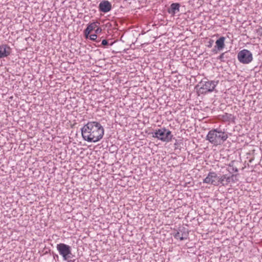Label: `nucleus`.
I'll return each mask as SVG.
<instances>
[{
	"label": "nucleus",
	"instance_id": "obj_1",
	"mask_svg": "<svg viewBox=\"0 0 262 262\" xmlns=\"http://www.w3.org/2000/svg\"><path fill=\"white\" fill-rule=\"evenodd\" d=\"M104 129L101 124L97 121H90L81 128L83 139L89 142H97L103 137Z\"/></svg>",
	"mask_w": 262,
	"mask_h": 262
},
{
	"label": "nucleus",
	"instance_id": "obj_2",
	"mask_svg": "<svg viewBox=\"0 0 262 262\" xmlns=\"http://www.w3.org/2000/svg\"><path fill=\"white\" fill-rule=\"evenodd\" d=\"M228 137V135L225 132L216 128L212 129L208 132L206 139L212 144L216 146L222 144Z\"/></svg>",
	"mask_w": 262,
	"mask_h": 262
},
{
	"label": "nucleus",
	"instance_id": "obj_3",
	"mask_svg": "<svg viewBox=\"0 0 262 262\" xmlns=\"http://www.w3.org/2000/svg\"><path fill=\"white\" fill-rule=\"evenodd\" d=\"M152 137L163 142H169L171 141L173 135L171 131L163 127L156 129Z\"/></svg>",
	"mask_w": 262,
	"mask_h": 262
},
{
	"label": "nucleus",
	"instance_id": "obj_4",
	"mask_svg": "<svg viewBox=\"0 0 262 262\" xmlns=\"http://www.w3.org/2000/svg\"><path fill=\"white\" fill-rule=\"evenodd\" d=\"M57 249L59 254L62 256L64 260L68 262H74V260H72L71 259L73 255L71 252V247L69 245L62 243L58 244L57 245Z\"/></svg>",
	"mask_w": 262,
	"mask_h": 262
},
{
	"label": "nucleus",
	"instance_id": "obj_5",
	"mask_svg": "<svg viewBox=\"0 0 262 262\" xmlns=\"http://www.w3.org/2000/svg\"><path fill=\"white\" fill-rule=\"evenodd\" d=\"M237 58L240 62L243 64H248L252 61L253 56L250 51L243 49L238 53Z\"/></svg>",
	"mask_w": 262,
	"mask_h": 262
},
{
	"label": "nucleus",
	"instance_id": "obj_6",
	"mask_svg": "<svg viewBox=\"0 0 262 262\" xmlns=\"http://www.w3.org/2000/svg\"><path fill=\"white\" fill-rule=\"evenodd\" d=\"M219 177L215 172H210L203 180V183L214 186L219 185Z\"/></svg>",
	"mask_w": 262,
	"mask_h": 262
},
{
	"label": "nucleus",
	"instance_id": "obj_7",
	"mask_svg": "<svg viewBox=\"0 0 262 262\" xmlns=\"http://www.w3.org/2000/svg\"><path fill=\"white\" fill-rule=\"evenodd\" d=\"M201 84L202 85L200 91L202 93L213 91L216 86L215 82L212 81H205L204 83L202 81Z\"/></svg>",
	"mask_w": 262,
	"mask_h": 262
},
{
	"label": "nucleus",
	"instance_id": "obj_8",
	"mask_svg": "<svg viewBox=\"0 0 262 262\" xmlns=\"http://www.w3.org/2000/svg\"><path fill=\"white\" fill-rule=\"evenodd\" d=\"M235 177L236 175L234 174H232L230 177H227L226 174H224L221 177H219V184H221L222 185L225 186L230 182H234L233 178Z\"/></svg>",
	"mask_w": 262,
	"mask_h": 262
},
{
	"label": "nucleus",
	"instance_id": "obj_9",
	"mask_svg": "<svg viewBox=\"0 0 262 262\" xmlns=\"http://www.w3.org/2000/svg\"><path fill=\"white\" fill-rule=\"evenodd\" d=\"M10 53L11 48L7 45H0V58L7 57Z\"/></svg>",
	"mask_w": 262,
	"mask_h": 262
},
{
	"label": "nucleus",
	"instance_id": "obj_10",
	"mask_svg": "<svg viewBox=\"0 0 262 262\" xmlns=\"http://www.w3.org/2000/svg\"><path fill=\"white\" fill-rule=\"evenodd\" d=\"M99 8L100 11L106 13L111 10L112 5L108 1H103L100 3Z\"/></svg>",
	"mask_w": 262,
	"mask_h": 262
},
{
	"label": "nucleus",
	"instance_id": "obj_11",
	"mask_svg": "<svg viewBox=\"0 0 262 262\" xmlns=\"http://www.w3.org/2000/svg\"><path fill=\"white\" fill-rule=\"evenodd\" d=\"M99 23L98 21L94 22L89 24L86 29L84 30L86 38H88V35L91 34L92 31L95 30Z\"/></svg>",
	"mask_w": 262,
	"mask_h": 262
},
{
	"label": "nucleus",
	"instance_id": "obj_12",
	"mask_svg": "<svg viewBox=\"0 0 262 262\" xmlns=\"http://www.w3.org/2000/svg\"><path fill=\"white\" fill-rule=\"evenodd\" d=\"M180 5L178 3H172L170 5V8L168 9V12L172 16H174L176 13L179 12L180 11Z\"/></svg>",
	"mask_w": 262,
	"mask_h": 262
},
{
	"label": "nucleus",
	"instance_id": "obj_13",
	"mask_svg": "<svg viewBox=\"0 0 262 262\" xmlns=\"http://www.w3.org/2000/svg\"><path fill=\"white\" fill-rule=\"evenodd\" d=\"M225 37L224 36H222L219 39H218L216 42L215 47L217 48V50L219 51L222 50L225 46Z\"/></svg>",
	"mask_w": 262,
	"mask_h": 262
},
{
	"label": "nucleus",
	"instance_id": "obj_14",
	"mask_svg": "<svg viewBox=\"0 0 262 262\" xmlns=\"http://www.w3.org/2000/svg\"><path fill=\"white\" fill-rule=\"evenodd\" d=\"M88 38H89L91 40L95 41L97 38V36L96 34H89L88 35Z\"/></svg>",
	"mask_w": 262,
	"mask_h": 262
},
{
	"label": "nucleus",
	"instance_id": "obj_15",
	"mask_svg": "<svg viewBox=\"0 0 262 262\" xmlns=\"http://www.w3.org/2000/svg\"><path fill=\"white\" fill-rule=\"evenodd\" d=\"M174 237L177 239H179L180 241H183L184 239V238L181 236V234L179 232H178L175 234Z\"/></svg>",
	"mask_w": 262,
	"mask_h": 262
},
{
	"label": "nucleus",
	"instance_id": "obj_16",
	"mask_svg": "<svg viewBox=\"0 0 262 262\" xmlns=\"http://www.w3.org/2000/svg\"><path fill=\"white\" fill-rule=\"evenodd\" d=\"M94 31H95V34L97 35V34H99L101 32L102 29L101 28L99 27L98 26L95 29V30Z\"/></svg>",
	"mask_w": 262,
	"mask_h": 262
},
{
	"label": "nucleus",
	"instance_id": "obj_17",
	"mask_svg": "<svg viewBox=\"0 0 262 262\" xmlns=\"http://www.w3.org/2000/svg\"><path fill=\"white\" fill-rule=\"evenodd\" d=\"M213 43V40L212 39H210L208 42V47L211 48L212 46Z\"/></svg>",
	"mask_w": 262,
	"mask_h": 262
},
{
	"label": "nucleus",
	"instance_id": "obj_18",
	"mask_svg": "<svg viewBox=\"0 0 262 262\" xmlns=\"http://www.w3.org/2000/svg\"><path fill=\"white\" fill-rule=\"evenodd\" d=\"M102 45L103 46H106L108 45V41L106 39H103L102 41Z\"/></svg>",
	"mask_w": 262,
	"mask_h": 262
},
{
	"label": "nucleus",
	"instance_id": "obj_19",
	"mask_svg": "<svg viewBox=\"0 0 262 262\" xmlns=\"http://www.w3.org/2000/svg\"><path fill=\"white\" fill-rule=\"evenodd\" d=\"M224 53L221 54L220 56L219 57V59L222 60L224 58Z\"/></svg>",
	"mask_w": 262,
	"mask_h": 262
},
{
	"label": "nucleus",
	"instance_id": "obj_20",
	"mask_svg": "<svg viewBox=\"0 0 262 262\" xmlns=\"http://www.w3.org/2000/svg\"><path fill=\"white\" fill-rule=\"evenodd\" d=\"M113 42L111 43V45L112 46V45H113Z\"/></svg>",
	"mask_w": 262,
	"mask_h": 262
}]
</instances>
